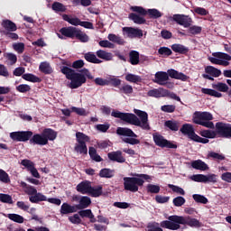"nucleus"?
<instances>
[{
  "instance_id": "obj_1",
  "label": "nucleus",
  "mask_w": 231,
  "mask_h": 231,
  "mask_svg": "<svg viewBox=\"0 0 231 231\" xmlns=\"http://www.w3.org/2000/svg\"><path fill=\"white\" fill-rule=\"evenodd\" d=\"M134 113H122L118 110H113L111 116L114 118H119L126 124L149 131L151 127L150 123H148V114L139 109H134Z\"/></svg>"
},
{
  "instance_id": "obj_2",
  "label": "nucleus",
  "mask_w": 231,
  "mask_h": 231,
  "mask_svg": "<svg viewBox=\"0 0 231 231\" xmlns=\"http://www.w3.org/2000/svg\"><path fill=\"white\" fill-rule=\"evenodd\" d=\"M167 219L169 220L160 222V227L177 231L180 228V225L192 228H200L202 226V223L199 220L192 218L190 216H169Z\"/></svg>"
},
{
  "instance_id": "obj_3",
  "label": "nucleus",
  "mask_w": 231,
  "mask_h": 231,
  "mask_svg": "<svg viewBox=\"0 0 231 231\" xmlns=\"http://www.w3.org/2000/svg\"><path fill=\"white\" fill-rule=\"evenodd\" d=\"M60 71L62 75H65L66 79L69 80V88L71 89H77L86 84L87 78L85 75L76 72L74 69L69 67H61Z\"/></svg>"
},
{
  "instance_id": "obj_4",
  "label": "nucleus",
  "mask_w": 231,
  "mask_h": 231,
  "mask_svg": "<svg viewBox=\"0 0 231 231\" xmlns=\"http://www.w3.org/2000/svg\"><path fill=\"white\" fill-rule=\"evenodd\" d=\"M134 176L123 178L125 190L136 193L139 190V187L143 186V180H151V176L147 174H134Z\"/></svg>"
},
{
  "instance_id": "obj_5",
  "label": "nucleus",
  "mask_w": 231,
  "mask_h": 231,
  "mask_svg": "<svg viewBox=\"0 0 231 231\" xmlns=\"http://www.w3.org/2000/svg\"><path fill=\"white\" fill-rule=\"evenodd\" d=\"M76 190L79 194L88 195L92 198H99L103 195V186H92V182L89 180H82L80 183L77 184Z\"/></svg>"
},
{
  "instance_id": "obj_6",
  "label": "nucleus",
  "mask_w": 231,
  "mask_h": 231,
  "mask_svg": "<svg viewBox=\"0 0 231 231\" xmlns=\"http://www.w3.org/2000/svg\"><path fill=\"white\" fill-rule=\"evenodd\" d=\"M59 32H60L62 36H65L66 38H69V39L76 38L82 43H86L89 42L88 35H87L81 30L74 26L63 27L59 31Z\"/></svg>"
},
{
  "instance_id": "obj_7",
  "label": "nucleus",
  "mask_w": 231,
  "mask_h": 231,
  "mask_svg": "<svg viewBox=\"0 0 231 231\" xmlns=\"http://www.w3.org/2000/svg\"><path fill=\"white\" fill-rule=\"evenodd\" d=\"M213 119V116L211 113L208 112H196L194 113L193 122L196 125H202L207 129H215V124L211 121Z\"/></svg>"
},
{
  "instance_id": "obj_8",
  "label": "nucleus",
  "mask_w": 231,
  "mask_h": 231,
  "mask_svg": "<svg viewBox=\"0 0 231 231\" xmlns=\"http://www.w3.org/2000/svg\"><path fill=\"white\" fill-rule=\"evenodd\" d=\"M116 134L119 136H127V138H124L123 142L130 144V145H138L140 144V140H137V134L133 132L132 129L126 127H118L116 128Z\"/></svg>"
},
{
  "instance_id": "obj_9",
  "label": "nucleus",
  "mask_w": 231,
  "mask_h": 231,
  "mask_svg": "<svg viewBox=\"0 0 231 231\" xmlns=\"http://www.w3.org/2000/svg\"><path fill=\"white\" fill-rule=\"evenodd\" d=\"M130 10L142 16L149 15V18L157 20L162 16V14L157 9H149L148 11L141 6H131Z\"/></svg>"
},
{
  "instance_id": "obj_10",
  "label": "nucleus",
  "mask_w": 231,
  "mask_h": 231,
  "mask_svg": "<svg viewBox=\"0 0 231 231\" xmlns=\"http://www.w3.org/2000/svg\"><path fill=\"white\" fill-rule=\"evenodd\" d=\"M216 133L221 138L231 139V124L217 122L216 124Z\"/></svg>"
},
{
  "instance_id": "obj_11",
  "label": "nucleus",
  "mask_w": 231,
  "mask_h": 231,
  "mask_svg": "<svg viewBox=\"0 0 231 231\" xmlns=\"http://www.w3.org/2000/svg\"><path fill=\"white\" fill-rule=\"evenodd\" d=\"M152 140L158 147L168 148V149H177V145L171 141L166 140L162 134H152Z\"/></svg>"
},
{
  "instance_id": "obj_12",
  "label": "nucleus",
  "mask_w": 231,
  "mask_h": 231,
  "mask_svg": "<svg viewBox=\"0 0 231 231\" xmlns=\"http://www.w3.org/2000/svg\"><path fill=\"white\" fill-rule=\"evenodd\" d=\"M32 131L12 132L10 137L14 142H28L32 138Z\"/></svg>"
},
{
  "instance_id": "obj_13",
  "label": "nucleus",
  "mask_w": 231,
  "mask_h": 231,
  "mask_svg": "<svg viewBox=\"0 0 231 231\" xmlns=\"http://www.w3.org/2000/svg\"><path fill=\"white\" fill-rule=\"evenodd\" d=\"M205 73L206 74H202V78L211 81L215 80L213 78H218L222 75V71L220 69L212 66L205 67Z\"/></svg>"
},
{
  "instance_id": "obj_14",
  "label": "nucleus",
  "mask_w": 231,
  "mask_h": 231,
  "mask_svg": "<svg viewBox=\"0 0 231 231\" xmlns=\"http://www.w3.org/2000/svg\"><path fill=\"white\" fill-rule=\"evenodd\" d=\"M172 20L173 22L177 23L178 25H181L184 28H189L191 25V23H193L191 18L183 14H174L172 16Z\"/></svg>"
},
{
  "instance_id": "obj_15",
  "label": "nucleus",
  "mask_w": 231,
  "mask_h": 231,
  "mask_svg": "<svg viewBox=\"0 0 231 231\" xmlns=\"http://www.w3.org/2000/svg\"><path fill=\"white\" fill-rule=\"evenodd\" d=\"M107 158L110 162L116 163H125V158L123 156L122 151H113L107 153Z\"/></svg>"
},
{
  "instance_id": "obj_16",
  "label": "nucleus",
  "mask_w": 231,
  "mask_h": 231,
  "mask_svg": "<svg viewBox=\"0 0 231 231\" xmlns=\"http://www.w3.org/2000/svg\"><path fill=\"white\" fill-rule=\"evenodd\" d=\"M169 94H170V91L162 88H152V90H149L147 93L148 97H154V98L165 97H168Z\"/></svg>"
},
{
  "instance_id": "obj_17",
  "label": "nucleus",
  "mask_w": 231,
  "mask_h": 231,
  "mask_svg": "<svg viewBox=\"0 0 231 231\" xmlns=\"http://www.w3.org/2000/svg\"><path fill=\"white\" fill-rule=\"evenodd\" d=\"M167 76L169 78L175 79V80H181L183 82H186L188 79H189V77L187 75L183 74L182 72H179L176 69H167Z\"/></svg>"
},
{
  "instance_id": "obj_18",
  "label": "nucleus",
  "mask_w": 231,
  "mask_h": 231,
  "mask_svg": "<svg viewBox=\"0 0 231 231\" xmlns=\"http://www.w3.org/2000/svg\"><path fill=\"white\" fill-rule=\"evenodd\" d=\"M170 80L169 75L164 71H158L154 75V79L152 82L157 84L158 86H163L164 82H168Z\"/></svg>"
},
{
  "instance_id": "obj_19",
  "label": "nucleus",
  "mask_w": 231,
  "mask_h": 231,
  "mask_svg": "<svg viewBox=\"0 0 231 231\" xmlns=\"http://www.w3.org/2000/svg\"><path fill=\"white\" fill-rule=\"evenodd\" d=\"M29 143L31 145H41V146H43V145L49 144V140L46 139L42 134H36L32 136V138L29 141Z\"/></svg>"
},
{
  "instance_id": "obj_20",
  "label": "nucleus",
  "mask_w": 231,
  "mask_h": 231,
  "mask_svg": "<svg viewBox=\"0 0 231 231\" xmlns=\"http://www.w3.org/2000/svg\"><path fill=\"white\" fill-rule=\"evenodd\" d=\"M180 131L181 134L187 135L189 140L198 135L197 134H195V129L190 124H184Z\"/></svg>"
},
{
  "instance_id": "obj_21",
  "label": "nucleus",
  "mask_w": 231,
  "mask_h": 231,
  "mask_svg": "<svg viewBox=\"0 0 231 231\" xmlns=\"http://www.w3.org/2000/svg\"><path fill=\"white\" fill-rule=\"evenodd\" d=\"M123 31L127 33V36L131 38H142L143 36V30L135 29L133 27H124Z\"/></svg>"
},
{
  "instance_id": "obj_22",
  "label": "nucleus",
  "mask_w": 231,
  "mask_h": 231,
  "mask_svg": "<svg viewBox=\"0 0 231 231\" xmlns=\"http://www.w3.org/2000/svg\"><path fill=\"white\" fill-rule=\"evenodd\" d=\"M91 204H92V199H90L89 197L83 196V197H80L79 205H75V206H76L77 210H85Z\"/></svg>"
},
{
  "instance_id": "obj_23",
  "label": "nucleus",
  "mask_w": 231,
  "mask_h": 231,
  "mask_svg": "<svg viewBox=\"0 0 231 231\" xmlns=\"http://www.w3.org/2000/svg\"><path fill=\"white\" fill-rule=\"evenodd\" d=\"M77 211H78V208H76V206L69 205L67 202L62 203L60 207L61 216L69 215Z\"/></svg>"
},
{
  "instance_id": "obj_24",
  "label": "nucleus",
  "mask_w": 231,
  "mask_h": 231,
  "mask_svg": "<svg viewBox=\"0 0 231 231\" xmlns=\"http://www.w3.org/2000/svg\"><path fill=\"white\" fill-rule=\"evenodd\" d=\"M171 50L173 51V52L179 53L180 55H187L188 52H189V48H187L184 45L174 43L173 45H171Z\"/></svg>"
},
{
  "instance_id": "obj_25",
  "label": "nucleus",
  "mask_w": 231,
  "mask_h": 231,
  "mask_svg": "<svg viewBox=\"0 0 231 231\" xmlns=\"http://www.w3.org/2000/svg\"><path fill=\"white\" fill-rule=\"evenodd\" d=\"M41 136L46 138L48 141H54L57 138V132H55L53 129L46 128L43 129L42 134H41Z\"/></svg>"
},
{
  "instance_id": "obj_26",
  "label": "nucleus",
  "mask_w": 231,
  "mask_h": 231,
  "mask_svg": "<svg viewBox=\"0 0 231 231\" xmlns=\"http://www.w3.org/2000/svg\"><path fill=\"white\" fill-rule=\"evenodd\" d=\"M191 167L192 169L206 171L208 170V164H206L205 162H202L201 160H196L194 162H191Z\"/></svg>"
},
{
  "instance_id": "obj_27",
  "label": "nucleus",
  "mask_w": 231,
  "mask_h": 231,
  "mask_svg": "<svg viewBox=\"0 0 231 231\" xmlns=\"http://www.w3.org/2000/svg\"><path fill=\"white\" fill-rule=\"evenodd\" d=\"M21 187H22V189H25L24 192L28 196H33L36 194H40V192H38V190L34 188V186L28 185L24 181H21Z\"/></svg>"
},
{
  "instance_id": "obj_28",
  "label": "nucleus",
  "mask_w": 231,
  "mask_h": 231,
  "mask_svg": "<svg viewBox=\"0 0 231 231\" xmlns=\"http://www.w3.org/2000/svg\"><path fill=\"white\" fill-rule=\"evenodd\" d=\"M79 217H88L89 218V221L90 223H96L97 222V218L94 217V214L92 213V210L90 209H86V210H83V209H80L79 211Z\"/></svg>"
},
{
  "instance_id": "obj_29",
  "label": "nucleus",
  "mask_w": 231,
  "mask_h": 231,
  "mask_svg": "<svg viewBox=\"0 0 231 231\" xmlns=\"http://www.w3.org/2000/svg\"><path fill=\"white\" fill-rule=\"evenodd\" d=\"M140 62V53L138 51H131L129 53V63L133 66L138 65Z\"/></svg>"
},
{
  "instance_id": "obj_30",
  "label": "nucleus",
  "mask_w": 231,
  "mask_h": 231,
  "mask_svg": "<svg viewBox=\"0 0 231 231\" xmlns=\"http://www.w3.org/2000/svg\"><path fill=\"white\" fill-rule=\"evenodd\" d=\"M1 25L5 30V32H16L17 31L16 23H14L13 21L5 20V21H3V23H1Z\"/></svg>"
},
{
  "instance_id": "obj_31",
  "label": "nucleus",
  "mask_w": 231,
  "mask_h": 231,
  "mask_svg": "<svg viewBox=\"0 0 231 231\" xmlns=\"http://www.w3.org/2000/svg\"><path fill=\"white\" fill-rule=\"evenodd\" d=\"M46 200H47V197L42 193L30 195L29 197V201L32 204H38L39 202L46 201Z\"/></svg>"
},
{
  "instance_id": "obj_32",
  "label": "nucleus",
  "mask_w": 231,
  "mask_h": 231,
  "mask_svg": "<svg viewBox=\"0 0 231 231\" xmlns=\"http://www.w3.org/2000/svg\"><path fill=\"white\" fill-rule=\"evenodd\" d=\"M84 60L91 64H101V60L93 52L84 53Z\"/></svg>"
},
{
  "instance_id": "obj_33",
  "label": "nucleus",
  "mask_w": 231,
  "mask_h": 231,
  "mask_svg": "<svg viewBox=\"0 0 231 231\" xmlns=\"http://www.w3.org/2000/svg\"><path fill=\"white\" fill-rule=\"evenodd\" d=\"M98 177L105 179H111L115 177V170L104 168L98 172Z\"/></svg>"
},
{
  "instance_id": "obj_34",
  "label": "nucleus",
  "mask_w": 231,
  "mask_h": 231,
  "mask_svg": "<svg viewBox=\"0 0 231 231\" xmlns=\"http://www.w3.org/2000/svg\"><path fill=\"white\" fill-rule=\"evenodd\" d=\"M167 129L172 132H177L180 129V124L178 121L169 120L163 124Z\"/></svg>"
},
{
  "instance_id": "obj_35",
  "label": "nucleus",
  "mask_w": 231,
  "mask_h": 231,
  "mask_svg": "<svg viewBox=\"0 0 231 231\" xmlns=\"http://www.w3.org/2000/svg\"><path fill=\"white\" fill-rule=\"evenodd\" d=\"M39 69L44 75H51L53 72L52 68L50 66V64L47 61L41 62L39 66Z\"/></svg>"
},
{
  "instance_id": "obj_36",
  "label": "nucleus",
  "mask_w": 231,
  "mask_h": 231,
  "mask_svg": "<svg viewBox=\"0 0 231 231\" xmlns=\"http://www.w3.org/2000/svg\"><path fill=\"white\" fill-rule=\"evenodd\" d=\"M129 19L138 25L146 23V19H144L143 17H142L134 13H131L129 14Z\"/></svg>"
},
{
  "instance_id": "obj_37",
  "label": "nucleus",
  "mask_w": 231,
  "mask_h": 231,
  "mask_svg": "<svg viewBox=\"0 0 231 231\" xmlns=\"http://www.w3.org/2000/svg\"><path fill=\"white\" fill-rule=\"evenodd\" d=\"M207 158L212 159L214 162H223L226 160V156H224L222 153H217L216 152H209L207 155Z\"/></svg>"
},
{
  "instance_id": "obj_38",
  "label": "nucleus",
  "mask_w": 231,
  "mask_h": 231,
  "mask_svg": "<svg viewBox=\"0 0 231 231\" xmlns=\"http://www.w3.org/2000/svg\"><path fill=\"white\" fill-rule=\"evenodd\" d=\"M76 141L78 143H86L90 142V137L82 132L76 133Z\"/></svg>"
},
{
  "instance_id": "obj_39",
  "label": "nucleus",
  "mask_w": 231,
  "mask_h": 231,
  "mask_svg": "<svg viewBox=\"0 0 231 231\" xmlns=\"http://www.w3.org/2000/svg\"><path fill=\"white\" fill-rule=\"evenodd\" d=\"M51 10H53L55 13H64L67 12V6L60 2H54L51 4Z\"/></svg>"
},
{
  "instance_id": "obj_40",
  "label": "nucleus",
  "mask_w": 231,
  "mask_h": 231,
  "mask_svg": "<svg viewBox=\"0 0 231 231\" xmlns=\"http://www.w3.org/2000/svg\"><path fill=\"white\" fill-rule=\"evenodd\" d=\"M22 79L32 83H39L42 82V79L36 77L35 75H32L31 73H26L24 75H22Z\"/></svg>"
},
{
  "instance_id": "obj_41",
  "label": "nucleus",
  "mask_w": 231,
  "mask_h": 231,
  "mask_svg": "<svg viewBox=\"0 0 231 231\" xmlns=\"http://www.w3.org/2000/svg\"><path fill=\"white\" fill-rule=\"evenodd\" d=\"M199 135L205 137L206 139H215L217 135V131L211 130H202L199 132Z\"/></svg>"
},
{
  "instance_id": "obj_42",
  "label": "nucleus",
  "mask_w": 231,
  "mask_h": 231,
  "mask_svg": "<svg viewBox=\"0 0 231 231\" xmlns=\"http://www.w3.org/2000/svg\"><path fill=\"white\" fill-rule=\"evenodd\" d=\"M76 152H79L83 155L88 154V148H87L86 143H77L74 148Z\"/></svg>"
},
{
  "instance_id": "obj_43",
  "label": "nucleus",
  "mask_w": 231,
  "mask_h": 231,
  "mask_svg": "<svg viewBox=\"0 0 231 231\" xmlns=\"http://www.w3.org/2000/svg\"><path fill=\"white\" fill-rule=\"evenodd\" d=\"M201 93H203L205 95H208L209 97H217V98L222 97L221 93H219L218 91H216L212 88H202Z\"/></svg>"
},
{
  "instance_id": "obj_44",
  "label": "nucleus",
  "mask_w": 231,
  "mask_h": 231,
  "mask_svg": "<svg viewBox=\"0 0 231 231\" xmlns=\"http://www.w3.org/2000/svg\"><path fill=\"white\" fill-rule=\"evenodd\" d=\"M62 20L68 22L69 24L74 26H79L81 23V20H79V18H70V16H69L68 14H62Z\"/></svg>"
},
{
  "instance_id": "obj_45",
  "label": "nucleus",
  "mask_w": 231,
  "mask_h": 231,
  "mask_svg": "<svg viewBox=\"0 0 231 231\" xmlns=\"http://www.w3.org/2000/svg\"><path fill=\"white\" fill-rule=\"evenodd\" d=\"M7 217L8 219H10L11 221H14V223L22 224L24 222L23 217L18 214H14V213L8 214Z\"/></svg>"
},
{
  "instance_id": "obj_46",
  "label": "nucleus",
  "mask_w": 231,
  "mask_h": 231,
  "mask_svg": "<svg viewBox=\"0 0 231 231\" xmlns=\"http://www.w3.org/2000/svg\"><path fill=\"white\" fill-rule=\"evenodd\" d=\"M192 199H194L196 203H199L202 205H207L208 203V199L201 194L192 195Z\"/></svg>"
},
{
  "instance_id": "obj_47",
  "label": "nucleus",
  "mask_w": 231,
  "mask_h": 231,
  "mask_svg": "<svg viewBox=\"0 0 231 231\" xmlns=\"http://www.w3.org/2000/svg\"><path fill=\"white\" fill-rule=\"evenodd\" d=\"M97 58H100L101 60H112V54L108 53L103 50H98L97 51Z\"/></svg>"
},
{
  "instance_id": "obj_48",
  "label": "nucleus",
  "mask_w": 231,
  "mask_h": 231,
  "mask_svg": "<svg viewBox=\"0 0 231 231\" xmlns=\"http://www.w3.org/2000/svg\"><path fill=\"white\" fill-rule=\"evenodd\" d=\"M125 80L127 82L137 84L138 82L142 81V79L138 75H134V74L129 73V74L125 75Z\"/></svg>"
},
{
  "instance_id": "obj_49",
  "label": "nucleus",
  "mask_w": 231,
  "mask_h": 231,
  "mask_svg": "<svg viewBox=\"0 0 231 231\" xmlns=\"http://www.w3.org/2000/svg\"><path fill=\"white\" fill-rule=\"evenodd\" d=\"M167 187H169V189H171V190H172L174 193H176L178 195H180V196L186 195V191H184V189L182 188H180V186L169 184V185H167Z\"/></svg>"
},
{
  "instance_id": "obj_50",
  "label": "nucleus",
  "mask_w": 231,
  "mask_h": 231,
  "mask_svg": "<svg viewBox=\"0 0 231 231\" xmlns=\"http://www.w3.org/2000/svg\"><path fill=\"white\" fill-rule=\"evenodd\" d=\"M107 39L109 42H115L119 45L125 44V40H123L121 37H118L116 34H108Z\"/></svg>"
},
{
  "instance_id": "obj_51",
  "label": "nucleus",
  "mask_w": 231,
  "mask_h": 231,
  "mask_svg": "<svg viewBox=\"0 0 231 231\" xmlns=\"http://www.w3.org/2000/svg\"><path fill=\"white\" fill-rule=\"evenodd\" d=\"M133 92H134V88L130 85H124V86L119 88V93H124V94H125L128 97L130 95H132Z\"/></svg>"
},
{
  "instance_id": "obj_52",
  "label": "nucleus",
  "mask_w": 231,
  "mask_h": 231,
  "mask_svg": "<svg viewBox=\"0 0 231 231\" xmlns=\"http://www.w3.org/2000/svg\"><path fill=\"white\" fill-rule=\"evenodd\" d=\"M161 191V187L154 184H148L147 185V193L148 194H159Z\"/></svg>"
},
{
  "instance_id": "obj_53",
  "label": "nucleus",
  "mask_w": 231,
  "mask_h": 231,
  "mask_svg": "<svg viewBox=\"0 0 231 231\" xmlns=\"http://www.w3.org/2000/svg\"><path fill=\"white\" fill-rule=\"evenodd\" d=\"M0 182L5 184L11 183L9 174H7L4 170H0Z\"/></svg>"
},
{
  "instance_id": "obj_54",
  "label": "nucleus",
  "mask_w": 231,
  "mask_h": 231,
  "mask_svg": "<svg viewBox=\"0 0 231 231\" xmlns=\"http://www.w3.org/2000/svg\"><path fill=\"white\" fill-rule=\"evenodd\" d=\"M0 201L4 204L13 205V198L9 194H0Z\"/></svg>"
},
{
  "instance_id": "obj_55",
  "label": "nucleus",
  "mask_w": 231,
  "mask_h": 231,
  "mask_svg": "<svg viewBox=\"0 0 231 231\" xmlns=\"http://www.w3.org/2000/svg\"><path fill=\"white\" fill-rule=\"evenodd\" d=\"M4 57L10 61L11 66H14L17 62V56L14 53H5Z\"/></svg>"
},
{
  "instance_id": "obj_56",
  "label": "nucleus",
  "mask_w": 231,
  "mask_h": 231,
  "mask_svg": "<svg viewBox=\"0 0 231 231\" xmlns=\"http://www.w3.org/2000/svg\"><path fill=\"white\" fill-rule=\"evenodd\" d=\"M213 88L223 93H226L229 90V87L226 83H217L213 86Z\"/></svg>"
},
{
  "instance_id": "obj_57",
  "label": "nucleus",
  "mask_w": 231,
  "mask_h": 231,
  "mask_svg": "<svg viewBox=\"0 0 231 231\" xmlns=\"http://www.w3.org/2000/svg\"><path fill=\"white\" fill-rule=\"evenodd\" d=\"M202 28L200 26H189L188 33L191 35L200 34Z\"/></svg>"
},
{
  "instance_id": "obj_58",
  "label": "nucleus",
  "mask_w": 231,
  "mask_h": 231,
  "mask_svg": "<svg viewBox=\"0 0 231 231\" xmlns=\"http://www.w3.org/2000/svg\"><path fill=\"white\" fill-rule=\"evenodd\" d=\"M161 109L163 113L171 114V113H175L176 106L175 105H163Z\"/></svg>"
},
{
  "instance_id": "obj_59",
  "label": "nucleus",
  "mask_w": 231,
  "mask_h": 231,
  "mask_svg": "<svg viewBox=\"0 0 231 231\" xmlns=\"http://www.w3.org/2000/svg\"><path fill=\"white\" fill-rule=\"evenodd\" d=\"M158 53H159V55H163V56L169 57V56L172 55V51H171V49H170L168 47H162V48H159Z\"/></svg>"
},
{
  "instance_id": "obj_60",
  "label": "nucleus",
  "mask_w": 231,
  "mask_h": 231,
  "mask_svg": "<svg viewBox=\"0 0 231 231\" xmlns=\"http://www.w3.org/2000/svg\"><path fill=\"white\" fill-rule=\"evenodd\" d=\"M213 57L220 60H227V61L231 60V56L227 53L216 52V53H213Z\"/></svg>"
},
{
  "instance_id": "obj_61",
  "label": "nucleus",
  "mask_w": 231,
  "mask_h": 231,
  "mask_svg": "<svg viewBox=\"0 0 231 231\" xmlns=\"http://www.w3.org/2000/svg\"><path fill=\"white\" fill-rule=\"evenodd\" d=\"M172 203L174 207H182L186 203V199L183 197H176L173 199Z\"/></svg>"
},
{
  "instance_id": "obj_62",
  "label": "nucleus",
  "mask_w": 231,
  "mask_h": 231,
  "mask_svg": "<svg viewBox=\"0 0 231 231\" xmlns=\"http://www.w3.org/2000/svg\"><path fill=\"white\" fill-rule=\"evenodd\" d=\"M206 176L202 174L192 175L191 180L198 183H206Z\"/></svg>"
},
{
  "instance_id": "obj_63",
  "label": "nucleus",
  "mask_w": 231,
  "mask_h": 231,
  "mask_svg": "<svg viewBox=\"0 0 231 231\" xmlns=\"http://www.w3.org/2000/svg\"><path fill=\"white\" fill-rule=\"evenodd\" d=\"M19 93H28L31 91V86H28L26 84L19 85L15 88Z\"/></svg>"
},
{
  "instance_id": "obj_64",
  "label": "nucleus",
  "mask_w": 231,
  "mask_h": 231,
  "mask_svg": "<svg viewBox=\"0 0 231 231\" xmlns=\"http://www.w3.org/2000/svg\"><path fill=\"white\" fill-rule=\"evenodd\" d=\"M148 231H162V227H161V224L154 222L152 224H148Z\"/></svg>"
}]
</instances>
